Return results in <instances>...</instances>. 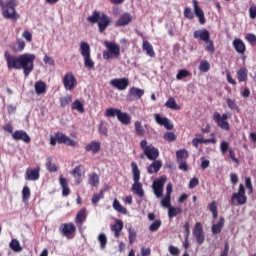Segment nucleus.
<instances>
[{
	"instance_id": "1",
	"label": "nucleus",
	"mask_w": 256,
	"mask_h": 256,
	"mask_svg": "<svg viewBox=\"0 0 256 256\" xmlns=\"http://www.w3.org/2000/svg\"><path fill=\"white\" fill-rule=\"evenodd\" d=\"M4 58L9 70L15 69L16 71L23 70L25 77H29L35 69V54L24 53L19 56L12 55L9 50L4 52Z\"/></svg>"
},
{
	"instance_id": "2",
	"label": "nucleus",
	"mask_w": 256,
	"mask_h": 256,
	"mask_svg": "<svg viewBox=\"0 0 256 256\" xmlns=\"http://www.w3.org/2000/svg\"><path fill=\"white\" fill-rule=\"evenodd\" d=\"M87 21L92 24L97 23L99 33H104L107 30V27L113 23L111 17L105 13H100L97 10L93 11L92 15L87 18Z\"/></svg>"
},
{
	"instance_id": "3",
	"label": "nucleus",
	"mask_w": 256,
	"mask_h": 256,
	"mask_svg": "<svg viewBox=\"0 0 256 256\" xmlns=\"http://www.w3.org/2000/svg\"><path fill=\"white\" fill-rule=\"evenodd\" d=\"M0 7L4 19H11L12 21H17V19H19V14H17V11L15 10L17 7V0H7L6 2L0 0Z\"/></svg>"
},
{
	"instance_id": "4",
	"label": "nucleus",
	"mask_w": 256,
	"mask_h": 256,
	"mask_svg": "<svg viewBox=\"0 0 256 256\" xmlns=\"http://www.w3.org/2000/svg\"><path fill=\"white\" fill-rule=\"evenodd\" d=\"M131 169H132V175H133V185H132V191L138 197H145V191L143 190V184H141V170H139V166H137V163L131 162Z\"/></svg>"
},
{
	"instance_id": "5",
	"label": "nucleus",
	"mask_w": 256,
	"mask_h": 256,
	"mask_svg": "<svg viewBox=\"0 0 256 256\" xmlns=\"http://www.w3.org/2000/svg\"><path fill=\"white\" fill-rule=\"evenodd\" d=\"M104 46L107 50L103 51V59L109 61V59H119L121 56V47L119 44L111 41H104Z\"/></svg>"
},
{
	"instance_id": "6",
	"label": "nucleus",
	"mask_w": 256,
	"mask_h": 256,
	"mask_svg": "<svg viewBox=\"0 0 256 256\" xmlns=\"http://www.w3.org/2000/svg\"><path fill=\"white\" fill-rule=\"evenodd\" d=\"M193 37L194 39H200V41H204L208 53H215V44L213 43V40H211V33H209V30H196L193 33Z\"/></svg>"
},
{
	"instance_id": "7",
	"label": "nucleus",
	"mask_w": 256,
	"mask_h": 256,
	"mask_svg": "<svg viewBox=\"0 0 256 256\" xmlns=\"http://www.w3.org/2000/svg\"><path fill=\"white\" fill-rule=\"evenodd\" d=\"M57 143L64 144V145H68V147H77V142H75V140L71 139V137L63 134V132H57L55 134V137H51L50 138V145H52L53 147H55V145H57Z\"/></svg>"
},
{
	"instance_id": "8",
	"label": "nucleus",
	"mask_w": 256,
	"mask_h": 256,
	"mask_svg": "<svg viewBox=\"0 0 256 256\" xmlns=\"http://www.w3.org/2000/svg\"><path fill=\"white\" fill-rule=\"evenodd\" d=\"M140 149H142L144 155L149 161H155L159 157V149L152 144L147 145V140L143 139L140 141Z\"/></svg>"
},
{
	"instance_id": "9",
	"label": "nucleus",
	"mask_w": 256,
	"mask_h": 256,
	"mask_svg": "<svg viewBox=\"0 0 256 256\" xmlns=\"http://www.w3.org/2000/svg\"><path fill=\"white\" fill-rule=\"evenodd\" d=\"M80 53L84 59V65L87 69H93L95 62L91 59V46L87 42L80 43Z\"/></svg>"
},
{
	"instance_id": "10",
	"label": "nucleus",
	"mask_w": 256,
	"mask_h": 256,
	"mask_svg": "<svg viewBox=\"0 0 256 256\" xmlns=\"http://www.w3.org/2000/svg\"><path fill=\"white\" fill-rule=\"evenodd\" d=\"M229 117H231V114L229 113H224L221 115L219 112H214L213 114V120L215 121L217 127L223 129V131H229L231 129V125L228 121Z\"/></svg>"
},
{
	"instance_id": "11",
	"label": "nucleus",
	"mask_w": 256,
	"mask_h": 256,
	"mask_svg": "<svg viewBox=\"0 0 256 256\" xmlns=\"http://www.w3.org/2000/svg\"><path fill=\"white\" fill-rule=\"evenodd\" d=\"M230 203L235 206L247 203V195H245V186L243 184H239L238 192L232 194Z\"/></svg>"
},
{
	"instance_id": "12",
	"label": "nucleus",
	"mask_w": 256,
	"mask_h": 256,
	"mask_svg": "<svg viewBox=\"0 0 256 256\" xmlns=\"http://www.w3.org/2000/svg\"><path fill=\"white\" fill-rule=\"evenodd\" d=\"M59 232L62 237H66V239H74L75 233H77V227L73 222L63 223L59 227Z\"/></svg>"
},
{
	"instance_id": "13",
	"label": "nucleus",
	"mask_w": 256,
	"mask_h": 256,
	"mask_svg": "<svg viewBox=\"0 0 256 256\" xmlns=\"http://www.w3.org/2000/svg\"><path fill=\"white\" fill-rule=\"evenodd\" d=\"M166 183H167L166 176H161L158 179L153 181L152 190L155 197H157V199H161V197H163V191L165 189Z\"/></svg>"
},
{
	"instance_id": "14",
	"label": "nucleus",
	"mask_w": 256,
	"mask_h": 256,
	"mask_svg": "<svg viewBox=\"0 0 256 256\" xmlns=\"http://www.w3.org/2000/svg\"><path fill=\"white\" fill-rule=\"evenodd\" d=\"M62 83L66 91H73L77 87V78L73 72H67L62 79Z\"/></svg>"
},
{
	"instance_id": "15",
	"label": "nucleus",
	"mask_w": 256,
	"mask_h": 256,
	"mask_svg": "<svg viewBox=\"0 0 256 256\" xmlns=\"http://www.w3.org/2000/svg\"><path fill=\"white\" fill-rule=\"evenodd\" d=\"M192 233L194 237H196L198 245H203V243H205V232L203 231V224H201V222H196Z\"/></svg>"
},
{
	"instance_id": "16",
	"label": "nucleus",
	"mask_w": 256,
	"mask_h": 256,
	"mask_svg": "<svg viewBox=\"0 0 256 256\" xmlns=\"http://www.w3.org/2000/svg\"><path fill=\"white\" fill-rule=\"evenodd\" d=\"M110 85H112L114 89H118V91H125V89L129 87V78L124 77V78L112 79L110 81Z\"/></svg>"
},
{
	"instance_id": "17",
	"label": "nucleus",
	"mask_w": 256,
	"mask_h": 256,
	"mask_svg": "<svg viewBox=\"0 0 256 256\" xmlns=\"http://www.w3.org/2000/svg\"><path fill=\"white\" fill-rule=\"evenodd\" d=\"M154 119L158 125L165 127L168 131H173V124L167 117L161 116V114H154Z\"/></svg>"
},
{
	"instance_id": "18",
	"label": "nucleus",
	"mask_w": 256,
	"mask_h": 256,
	"mask_svg": "<svg viewBox=\"0 0 256 256\" xmlns=\"http://www.w3.org/2000/svg\"><path fill=\"white\" fill-rule=\"evenodd\" d=\"M41 168H28L25 173V179L26 181H38L40 175Z\"/></svg>"
},
{
	"instance_id": "19",
	"label": "nucleus",
	"mask_w": 256,
	"mask_h": 256,
	"mask_svg": "<svg viewBox=\"0 0 256 256\" xmlns=\"http://www.w3.org/2000/svg\"><path fill=\"white\" fill-rule=\"evenodd\" d=\"M192 3L194 8V13L196 17H198L200 25H205V23H207V20L205 19V12H203V9L199 7V1L193 0Z\"/></svg>"
},
{
	"instance_id": "20",
	"label": "nucleus",
	"mask_w": 256,
	"mask_h": 256,
	"mask_svg": "<svg viewBox=\"0 0 256 256\" xmlns=\"http://www.w3.org/2000/svg\"><path fill=\"white\" fill-rule=\"evenodd\" d=\"M14 141H23L24 143H31V137L23 130H16L12 133Z\"/></svg>"
},
{
	"instance_id": "21",
	"label": "nucleus",
	"mask_w": 256,
	"mask_h": 256,
	"mask_svg": "<svg viewBox=\"0 0 256 256\" xmlns=\"http://www.w3.org/2000/svg\"><path fill=\"white\" fill-rule=\"evenodd\" d=\"M75 223L81 229L83 227V223L87 221V208H81L75 217Z\"/></svg>"
},
{
	"instance_id": "22",
	"label": "nucleus",
	"mask_w": 256,
	"mask_h": 256,
	"mask_svg": "<svg viewBox=\"0 0 256 256\" xmlns=\"http://www.w3.org/2000/svg\"><path fill=\"white\" fill-rule=\"evenodd\" d=\"M171 193H173V184L168 183L166 186L165 197L161 199L162 207H169L171 205Z\"/></svg>"
},
{
	"instance_id": "23",
	"label": "nucleus",
	"mask_w": 256,
	"mask_h": 256,
	"mask_svg": "<svg viewBox=\"0 0 256 256\" xmlns=\"http://www.w3.org/2000/svg\"><path fill=\"white\" fill-rule=\"evenodd\" d=\"M232 46L234 47L236 53L239 55H245V51H247V46L245 42H243L240 38H236L232 42Z\"/></svg>"
},
{
	"instance_id": "24",
	"label": "nucleus",
	"mask_w": 256,
	"mask_h": 256,
	"mask_svg": "<svg viewBox=\"0 0 256 256\" xmlns=\"http://www.w3.org/2000/svg\"><path fill=\"white\" fill-rule=\"evenodd\" d=\"M133 21V16L129 13L122 14L116 22V27H127Z\"/></svg>"
},
{
	"instance_id": "25",
	"label": "nucleus",
	"mask_w": 256,
	"mask_h": 256,
	"mask_svg": "<svg viewBox=\"0 0 256 256\" xmlns=\"http://www.w3.org/2000/svg\"><path fill=\"white\" fill-rule=\"evenodd\" d=\"M110 230L114 233V237L119 239L121 237V232L123 231V221L116 220L115 224L110 226Z\"/></svg>"
},
{
	"instance_id": "26",
	"label": "nucleus",
	"mask_w": 256,
	"mask_h": 256,
	"mask_svg": "<svg viewBox=\"0 0 256 256\" xmlns=\"http://www.w3.org/2000/svg\"><path fill=\"white\" fill-rule=\"evenodd\" d=\"M153 163H151L148 167H147V173H149V175H153V173H159V171H161V168L163 167V163L160 160H152Z\"/></svg>"
},
{
	"instance_id": "27",
	"label": "nucleus",
	"mask_w": 256,
	"mask_h": 256,
	"mask_svg": "<svg viewBox=\"0 0 256 256\" xmlns=\"http://www.w3.org/2000/svg\"><path fill=\"white\" fill-rule=\"evenodd\" d=\"M85 151H91L93 155H97L101 151V142L91 141L85 146Z\"/></svg>"
},
{
	"instance_id": "28",
	"label": "nucleus",
	"mask_w": 256,
	"mask_h": 256,
	"mask_svg": "<svg viewBox=\"0 0 256 256\" xmlns=\"http://www.w3.org/2000/svg\"><path fill=\"white\" fill-rule=\"evenodd\" d=\"M59 181L62 187L63 197H68V195H70L71 193V189H69V181L67 180V178L63 177V175L59 177Z\"/></svg>"
},
{
	"instance_id": "29",
	"label": "nucleus",
	"mask_w": 256,
	"mask_h": 256,
	"mask_svg": "<svg viewBox=\"0 0 256 256\" xmlns=\"http://www.w3.org/2000/svg\"><path fill=\"white\" fill-rule=\"evenodd\" d=\"M82 169H83V165H78L71 172V175L74 177V179H76V185H81L83 181V179H81Z\"/></svg>"
},
{
	"instance_id": "30",
	"label": "nucleus",
	"mask_w": 256,
	"mask_h": 256,
	"mask_svg": "<svg viewBox=\"0 0 256 256\" xmlns=\"http://www.w3.org/2000/svg\"><path fill=\"white\" fill-rule=\"evenodd\" d=\"M34 89L37 95H45V93H47V83L43 80L37 81L34 85Z\"/></svg>"
},
{
	"instance_id": "31",
	"label": "nucleus",
	"mask_w": 256,
	"mask_h": 256,
	"mask_svg": "<svg viewBox=\"0 0 256 256\" xmlns=\"http://www.w3.org/2000/svg\"><path fill=\"white\" fill-rule=\"evenodd\" d=\"M142 50L145 51L148 57H155V49L148 40H144L142 43Z\"/></svg>"
},
{
	"instance_id": "32",
	"label": "nucleus",
	"mask_w": 256,
	"mask_h": 256,
	"mask_svg": "<svg viewBox=\"0 0 256 256\" xmlns=\"http://www.w3.org/2000/svg\"><path fill=\"white\" fill-rule=\"evenodd\" d=\"M223 227H225V218H223V216H221L219 218V222L217 224L212 225L213 235H219V233H221Z\"/></svg>"
},
{
	"instance_id": "33",
	"label": "nucleus",
	"mask_w": 256,
	"mask_h": 256,
	"mask_svg": "<svg viewBox=\"0 0 256 256\" xmlns=\"http://www.w3.org/2000/svg\"><path fill=\"white\" fill-rule=\"evenodd\" d=\"M145 95V90L137 87H132L129 89L128 97H137V99H141Z\"/></svg>"
},
{
	"instance_id": "34",
	"label": "nucleus",
	"mask_w": 256,
	"mask_h": 256,
	"mask_svg": "<svg viewBox=\"0 0 256 256\" xmlns=\"http://www.w3.org/2000/svg\"><path fill=\"white\" fill-rule=\"evenodd\" d=\"M248 73H249V70H247V68H240L237 71L236 77H237L239 83H245V81H247Z\"/></svg>"
},
{
	"instance_id": "35",
	"label": "nucleus",
	"mask_w": 256,
	"mask_h": 256,
	"mask_svg": "<svg viewBox=\"0 0 256 256\" xmlns=\"http://www.w3.org/2000/svg\"><path fill=\"white\" fill-rule=\"evenodd\" d=\"M117 119L122 123V125H131V115L127 112L120 111Z\"/></svg>"
},
{
	"instance_id": "36",
	"label": "nucleus",
	"mask_w": 256,
	"mask_h": 256,
	"mask_svg": "<svg viewBox=\"0 0 256 256\" xmlns=\"http://www.w3.org/2000/svg\"><path fill=\"white\" fill-rule=\"evenodd\" d=\"M166 209H168L169 219H173V217H177V215H181V213H183V209L180 207H173L171 204L170 206L166 207Z\"/></svg>"
},
{
	"instance_id": "37",
	"label": "nucleus",
	"mask_w": 256,
	"mask_h": 256,
	"mask_svg": "<svg viewBox=\"0 0 256 256\" xmlns=\"http://www.w3.org/2000/svg\"><path fill=\"white\" fill-rule=\"evenodd\" d=\"M134 130L138 137H145V127L141 121L134 122Z\"/></svg>"
},
{
	"instance_id": "38",
	"label": "nucleus",
	"mask_w": 256,
	"mask_h": 256,
	"mask_svg": "<svg viewBox=\"0 0 256 256\" xmlns=\"http://www.w3.org/2000/svg\"><path fill=\"white\" fill-rule=\"evenodd\" d=\"M46 168L50 173H57L59 167L55 163H53V156H49L46 161Z\"/></svg>"
},
{
	"instance_id": "39",
	"label": "nucleus",
	"mask_w": 256,
	"mask_h": 256,
	"mask_svg": "<svg viewBox=\"0 0 256 256\" xmlns=\"http://www.w3.org/2000/svg\"><path fill=\"white\" fill-rule=\"evenodd\" d=\"M112 207L114 210L117 211V213L127 215V208L123 207V205H121V202H119L117 199H114Z\"/></svg>"
},
{
	"instance_id": "40",
	"label": "nucleus",
	"mask_w": 256,
	"mask_h": 256,
	"mask_svg": "<svg viewBox=\"0 0 256 256\" xmlns=\"http://www.w3.org/2000/svg\"><path fill=\"white\" fill-rule=\"evenodd\" d=\"M165 107L168 109H173V111H180L181 106L178 105L177 101H175V98L170 97L168 101L165 103Z\"/></svg>"
},
{
	"instance_id": "41",
	"label": "nucleus",
	"mask_w": 256,
	"mask_h": 256,
	"mask_svg": "<svg viewBox=\"0 0 256 256\" xmlns=\"http://www.w3.org/2000/svg\"><path fill=\"white\" fill-rule=\"evenodd\" d=\"M9 247L14 253H21V251H23V247H21V243H19L17 239H12L9 243Z\"/></svg>"
},
{
	"instance_id": "42",
	"label": "nucleus",
	"mask_w": 256,
	"mask_h": 256,
	"mask_svg": "<svg viewBox=\"0 0 256 256\" xmlns=\"http://www.w3.org/2000/svg\"><path fill=\"white\" fill-rule=\"evenodd\" d=\"M71 109L73 111H78L79 113H85V107L83 106V103H81V100H75L71 104Z\"/></svg>"
},
{
	"instance_id": "43",
	"label": "nucleus",
	"mask_w": 256,
	"mask_h": 256,
	"mask_svg": "<svg viewBox=\"0 0 256 256\" xmlns=\"http://www.w3.org/2000/svg\"><path fill=\"white\" fill-rule=\"evenodd\" d=\"M31 199V189L29 186H24L22 189V201L23 203H28Z\"/></svg>"
},
{
	"instance_id": "44",
	"label": "nucleus",
	"mask_w": 256,
	"mask_h": 256,
	"mask_svg": "<svg viewBox=\"0 0 256 256\" xmlns=\"http://www.w3.org/2000/svg\"><path fill=\"white\" fill-rule=\"evenodd\" d=\"M25 49V41L18 40L17 43L13 44L12 50L14 53H21Z\"/></svg>"
},
{
	"instance_id": "45",
	"label": "nucleus",
	"mask_w": 256,
	"mask_h": 256,
	"mask_svg": "<svg viewBox=\"0 0 256 256\" xmlns=\"http://www.w3.org/2000/svg\"><path fill=\"white\" fill-rule=\"evenodd\" d=\"M88 183L92 187H98L99 186V175H97V173L90 174L89 178H88Z\"/></svg>"
},
{
	"instance_id": "46",
	"label": "nucleus",
	"mask_w": 256,
	"mask_h": 256,
	"mask_svg": "<svg viewBox=\"0 0 256 256\" xmlns=\"http://www.w3.org/2000/svg\"><path fill=\"white\" fill-rule=\"evenodd\" d=\"M121 110L118 108H108L105 111V117H119Z\"/></svg>"
},
{
	"instance_id": "47",
	"label": "nucleus",
	"mask_w": 256,
	"mask_h": 256,
	"mask_svg": "<svg viewBox=\"0 0 256 256\" xmlns=\"http://www.w3.org/2000/svg\"><path fill=\"white\" fill-rule=\"evenodd\" d=\"M187 157H189V152H187V150H185V149L178 150L176 152L177 162L178 161H185L187 159Z\"/></svg>"
},
{
	"instance_id": "48",
	"label": "nucleus",
	"mask_w": 256,
	"mask_h": 256,
	"mask_svg": "<svg viewBox=\"0 0 256 256\" xmlns=\"http://www.w3.org/2000/svg\"><path fill=\"white\" fill-rule=\"evenodd\" d=\"M208 209L210 212H212L213 219H217L219 217V213L217 212V202L212 201L208 204Z\"/></svg>"
},
{
	"instance_id": "49",
	"label": "nucleus",
	"mask_w": 256,
	"mask_h": 256,
	"mask_svg": "<svg viewBox=\"0 0 256 256\" xmlns=\"http://www.w3.org/2000/svg\"><path fill=\"white\" fill-rule=\"evenodd\" d=\"M198 69L201 73H207L211 69V64H209V61L203 60L200 62Z\"/></svg>"
},
{
	"instance_id": "50",
	"label": "nucleus",
	"mask_w": 256,
	"mask_h": 256,
	"mask_svg": "<svg viewBox=\"0 0 256 256\" xmlns=\"http://www.w3.org/2000/svg\"><path fill=\"white\" fill-rule=\"evenodd\" d=\"M128 239H129V244L133 245L137 239V231L133 228L128 229Z\"/></svg>"
},
{
	"instance_id": "51",
	"label": "nucleus",
	"mask_w": 256,
	"mask_h": 256,
	"mask_svg": "<svg viewBox=\"0 0 256 256\" xmlns=\"http://www.w3.org/2000/svg\"><path fill=\"white\" fill-rule=\"evenodd\" d=\"M185 77H191V72H189L187 69H181L176 75V79L178 81H181V79H185Z\"/></svg>"
},
{
	"instance_id": "52",
	"label": "nucleus",
	"mask_w": 256,
	"mask_h": 256,
	"mask_svg": "<svg viewBox=\"0 0 256 256\" xmlns=\"http://www.w3.org/2000/svg\"><path fill=\"white\" fill-rule=\"evenodd\" d=\"M161 220H155L150 226H149V231H151V233H155V231H159L160 227H161Z\"/></svg>"
},
{
	"instance_id": "53",
	"label": "nucleus",
	"mask_w": 256,
	"mask_h": 256,
	"mask_svg": "<svg viewBox=\"0 0 256 256\" xmlns=\"http://www.w3.org/2000/svg\"><path fill=\"white\" fill-rule=\"evenodd\" d=\"M98 241L101 249H105V247H107V236L104 233L99 234Z\"/></svg>"
},
{
	"instance_id": "54",
	"label": "nucleus",
	"mask_w": 256,
	"mask_h": 256,
	"mask_svg": "<svg viewBox=\"0 0 256 256\" xmlns=\"http://www.w3.org/2000/svg\"><path fill=\"white\" fill-rule=\"evenodd\" d=\"M103 197H105V195L103 194V190H101L98 194H94L92 196L93 205H97L99 203V201H101V199H103Z\"/></svg>"
},
{
	"instance_id": "55",
	"label": "nucleus",
	"mask_w": 256,
	"mask_h": 256,
	"mask_svg": "<svg viewBox=\"0 0 256 256\" xmlns=\"http://www.w3.org/2000/svg\"><path fill=\"white\" fill-rule=\"evenodd\" d=\"M177 136L173 132H166L164 134V140L168 141V143H173V141H176Z\"/></svg>"
},
{
	"instance_id": "56",
	"label": "nucleus",
	"mask_w": 256,
	"mask_h": 256,
	"mask_svg": "<svg viewBox=\"0 0 256 256\" xmlns=\"http://www.w3.org/2000/svg\"><path fill=\"white\" fill-rule=\"evenodd\" d=\"M72 99L73 98L71 96L60 98V107L65 109V107L71 103Z\"/></svg>"
},
{
	"instance_id": "57",
	"label": "nucleus",
	"mask_w": 256,
	"mask_h": 256,
	"mask_svg": "<svg viewBox=\"0 0 256 256\" xmlns=\"http://www.w3.org/2000/svg\"><path fill=\"white\" fill-rule=\"evenodd\" d=\"M226 104L228 105L229 109H231V111H235V109H237V102L235 99L227 98Z\"/></svg>"
},
{
	"instance_id": "58",
	"label": "nucleus",
	"mask_w": 256,
	"mask_h": 256,
	"mask_svg": "<svg viewBox=\"0 0 256 256\" xmlns=\"http://www.w3.org/2000/svg\"><path fill=\"white\" fill-rule=\"evenodd\" d=\"M246 41H248V43H250V45H256V35L253 33H248L245 36Z\"/></svg>"
},
{
	"instance_id": "59",
	"label": "nucleus",
	"mask_w": 256,
	"mask_h": 256,
	"mask_svg": "<svg viewBox=\"0 0 256 256\" xmlns=\"http://www.w3.org/2000/svg\"><path fill=\"white\" fill-rule=\"evenodd\" d=\"M184 17L185 19H189V20L195 19V14H193V11H191V8L186 7L184 9Z\"/></svg>"
},
{
	"instance_id": "60",
	"label": "nucleus",
	"mask_w": 256,
	"mask_h": 256,
	"mask_svg": "<svg viewBox=\"0 0 256 256\" xmlns=\"http://www.w3.org/2000/svg\"><path fill=\"white\" fill-rule=\"evenodd\" d=\"M245 185L246 189L249 190L248 195H251V193H253V183L251 182V177H247L245 179Z\"/></svg>"
},
{
	"instance_id": "61",
	"label": "nucleus",
	"mask_w": 256,
	"mask_h": 256,
	"mask_svg": "<svg viewBox=\"0 0 256 256\" xmlns=\"http://www.w3.org/2000/svg\"><path fill=\"white\" fill-rule=\"evenodd\" d=\"M178 169H180V171H189V164H187V162L185 160L182 161H178Z\"/></svg>"
},
{
	"instance_id": "62",
	"label": "nucleus",
	"mask_w": 256,
	"mask_h": 256,
	"mask_svg": "<svg viewBox=\"0 0 256 256\" xmlns=\"http://www.w3.org/2000/svg\"><path fill=\"white\" fill-rule=\"evenodd\" d=\"M220 150H221V153L225 155V153L229 151V142L222 141L220 144Z\"/></svg>"
},
{
	"instance_id": "63",
	"label": "nucleus",
	"mask_w": 256,
	"mask_h": 256,
	"mask_svg": "<svg viewBox=\"0 0 256 256\" xmlns=\"http://www.w3.org/2000/svg\"><path fill=\"white\" fill-rule=\"evenodd\" d=\"M168 250H169V253H170L171 255H173V256H177V255H179V253H181V251L179 250V248H177V247H175V246H173V245H170L169 248H168Z\"/></svg>"
},
{
	"instance_id": "64",
	"label": "nucleus",
	"mask_w": 256,
	"mask_h": 256,
	"mask_svg": "<svg viewBox=\"0 0 256 256\" xmlns=\"http://www.w3.org/2000/svg\"><path fill=\"white\" fill-rule=\"evenodd\" d=\"M250 19H256V6L249 8Z\"/></svg>"
}]
</instances>
